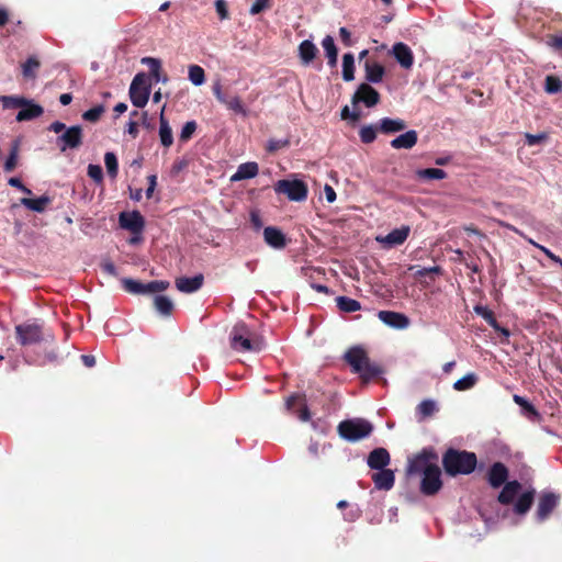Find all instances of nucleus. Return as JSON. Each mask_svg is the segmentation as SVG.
Here are the masks:
<instances>
[{
	"label": "nucleus",
	"mask_w": 562,
	"mask_h": 562,
	"mask_svg": "<svg viewBox=\"0 0 562 562\" xmlns=\"http://www.w3.org/2000/svg\"><path fill=\"white\" fill-rule=\"evenodd\" d=\"M442 467L447 475H469L477 465V457L474 452L448 448L442 454Z\"/></svg>",
	"instance_id": "obj_1"
},
{
	"label": "nucleus",
	"mask_w": 562,
	"mask_h": 562,
	"mask_svg": "<svg viewBox=\"0 0 562 562\" xmlns=\"http://www.w3.org/2000/svg\"><path fill=\"white\" fill-rule=\"evenodd\" d=\"M352 372L359 374L362 382L367 383L383 373V369L375 362H371L367 351L362 347H352L344 356Z\"/></svg>",
	"instance_id": "obj_2"
},
{
	"label": "nucleus",
	"mask_w": 562,
	"mask_h": 562,
	"mask_svg": "<svg viewBox=\"0 0 562 562\" xmlns=\"http://www.w3.org/2000/svg\"><path fill=\"white\" fill-rule=\"evenodd\" d=\"M439 456L435 448L426 447L408 458L406 474L408 476H420L422 474L439 467Z\"/></svg>",
	"instance_id": "obj_3"
},
{
	"label": "nucleus",
	"mask_w": 562,
	"mask_h": 562,
	"mask_svg": "<svg viewBox=\"0 0 562 562\" xmlns=\"http://www.w3.org/2000/svg\"><path fill=\"white\" fill-rule=\"evenodd\" d=\"M231 347L240 352H258L263 348V342L260 339H252L248 327L244 323H238L231 333Z\"/></svg>",
	"instance_id": "obj_4"
},
{
	"label": "nucleus",
	"mask_w": 562,
	"mask_h": 562,
	"mask_svg": "<svg viewBox=\"0 0 562 562\" xmlns=\"http://www.w3.org/2000/svg\"><path fill=\"white\" fill-rule=\"evenodd\" d=\"M337 431L347 441L356 442L373 431V425L363 418L346 419L339 423Z\"/></svg>",
	"instance_id": "obj_5"
},
{
	"label": "nucleus",
	"mask_w": 562,
	"mask_h": 562,
	"mask_svg": "<svg viewBox=\"0 0 562 562\" xmlns=\"http://www.w3.org/2000/svg\"><path fill=\"white\" fill-rule=\"evenodd\" d=\"M276 193L284 194L290 201H305L308 193L307 184L299 179H282L276 182L273 187Z\"/></svg>",
	"instance_id": "obj_6"
},
{
	"label": "nucleus",
	"mask_w": 562,
	"mask_h": 562,
	"mask_svg": "<svg viewBox=\"0 0 562 562\" xmlns=\"http://www.w3.org/2000/svg\"><path fill=\"white\" fill-rule=\"evenodd\" d=\"M128 93L134 106L144 108L147 104L150 94V86L147 85V76L145 72H138L133 78Z\"/></svg>",
	"instance_id": "obj_7"
},
{
	"label": "nucleus",
	"mask_w": 562,
	"mask_h": 562,
	"mask_svg": "<svg viewBox=\"0 0 562 562\" xmlns=\"http://www.w3.org/2000/svg\"><path fill=\"white\" fill-rule=\"evenodd\" d=\"M15 338L21 346L40 344L44 339L43 326L40 323H23L15 326Z\"/></svg>",
	"instance_id": "obj_8"
},
{
	"label": "nucleus",
	"mask_w": 562,
	"mask_h": 562,
	"mask_svg": "<svg viewBox=\"0 0 562 562\" xmlns=\"http://www.w3.org/2000/svg\"><path fill=\"white\" fill-rule=\"evenodd\" d=\"M123 289L133 294L159 293L169 288L168 281L155 280L148 283H143L133 279H122Z\"/></svg>",
	"instance_id": "obj_9"
},
{
	"label": "nucleus",
	"mask_w": 562,
	"mask_h": 562,
	"mask_svg": "<svg viewBox=\"0 0 562 562\" xmlns=\"http://www.w3.org/2000/svg\"><path fill=\"white\" fill-rule=\"evenodd\" d=\"M83 133L80 125L68 127L60 136L57 137L56 144L60 151L67 149H77L82 145Z\"/></svg>",
	"instance_id": "obj_10"
},
{
	"label": "nucleus",
	"mask_w": 562,
	"mask_h": 562,
	"mask_svg": "<svg viewBox=\"0 0 562 562\" xmlns=\"http://www.w3.org/2000/svg\"><path fill=\"white\" fill-rule=\"evenodd\" d=\"M419 491L425 496H434L442 488L441 469L435 468L420 475Z\"/></svg>",
	"instance_id": "obj_11"
},
{
	"label": "nucleus",
	"mask_w": 562,
	"mask_h": 562,
	"mask_svg": "<svg viewBox=\"0 0 562 562\" xmlns=\"http://www.w3.org/2000/svg\"><path fill=\"white\" fill-rule=\"evenodd\" d=\"M212 91L217 101L224 104L229 111L243 116L247 115V111L243 104L241 99L238 95L228 97L226 93H224L220 81L214 82Z\"/></svg>",
	"instance_id": "obj_12"
},
{
	"label": "nucleus",
	"mask_w": 562,
	"mask_h": 562,
	"mask_svg": "<svg viewBox=\"0 0 562 562\" xmlns=\"http://www.w3.org/2000/svg\"><path fill=\"white\" fill-rule=\"evenodd\" d=\"M120 226L134 235H140L145 227V220L138 211L122 212L119 217Z\"/></svg>",
	"instance_id": "obj_13"
},
{
	"label": "nucleus",
	"mask_w": 562,
	"mask_h": 562,
	"mask_svg": "<svg viewBox=\"0 0 562 562\" xmlns=\"http://www.w3.org/2000/svg\"><path fill=\"white\" fill-rule=\"evenodd\" d=\"M352 103L362 102L368 108H372L380 102V93L369 83H361L352 95Z\"/></svg>",
	"instance_id": "obj_14"
},
{
	"label": "nucleus",
	"mask_w": 562,
	"mask_h": 562,
	"mask_svg": "<svg viewBox=\"0 0 562 562\" xmlns=\"http://www.w3.org/2000/svg\"><path fill=\"white\" fill-rule=\"evenodd\" d=\"M558 504H559V495H557L552 492L543 493L539 497L537 512H536L537 519L539 521L546 520L551 515V513L554 510V508L558 506Z\"/></svg>",
	"instance_id": "obj_15"
},
{
	"label": "nucleus",
	"mask_w": 562,
	"mask_h": 562,
	"mask_svg": "<svg viewBox=\"0 0 562 562\" xmlns=\"http://www.w3.org/2000/svg\"><path fill=\"white\" fill-rule=\"evenodd\" d=\"M378 317L385 325L396 328L404 329L409 325V319L406 315L393 312V311H380Z\"/></svg>",
	"instance_id": "obj_16"
},
{
	"label": "nucleus",
	"mask_w": 562,
	"mask_h": 562,
	"mask_svg": "<svg viewBox=\"0 0 562 562\" xmlns=\"http://www.w3.org/2000/svg\"><path fill=\"white\" fill-rule=\"evenodd\" d=\"M508 479V469L502 462H495L488 470L487 481L494 488H498L506 483Z\"/></svg>",
	"instance_id": "obj_17"
},
{
	"label": "nucleus",
	"mask_w": 562,
	"mask_h": 562,
	"mask_svg": "<svg viewBox=\"0 0 562 562\" xmlns=\"http://www.w3.org/2000/svg\"><path fill=\"white\" fill-rule=\"evenodd\" d=\"M176 288L182 293H193L199 291L204 283V276L198 273L194 277H180L176 279Z\"/></svg>",
	"instance_id": "obj_18"
},
{
	"label": "nucleus",
	"mask_w": 562,
	"mask_h": 562,
	"mask_svg": "<svg viewBox=\"0 0 562 562\" xmlns=\"http://www.w3.org/2000/svg\"><path fill=\"white\" fill-rule=\"evenodd\" d=\"M43 113L44 108L42 105L35 103L34 100L26 98V103L21 105L15 120L18 122L32 121L42 116Z\"/></svg>",
	"instance_id": "obj_19"
},
{
	"label": "nucleus",
	"mask_w": 562,
	"mask_h": 562,
	"mask_svg": "<svg viewBox=\"0 0 562 562\" xmlns=\"http://www.w3.org/2000/svg\"><path fill=\"white\" fill-rule=\"evenodd\" d=\"M392 54L396 61L405 69H409L414 64V55L412 49L405 43H396L393 45Z\"/></svg>",
	"instance_id": "obj_20"
},
{
	"label": "nucleus",
	"mask_w": 562,
	"mask_h": 562,
	"mask_svg": "<svg viewBox=\"0 0 562 562\" xmlns=\"http://www.w3.org/2000/svg\"><path fill=\"white\" fill-rule=\"evenodd\" d=\"M296 403L301 404V408L296 412L299 419L302 422H308L311 419V412L305 403L304 394L294 393L290 395L285 401L286 409L294 412V406Z\"/></svg>",
	"instance_id": "obj_21"
},
{
	"label": "nucleus",
	"mask_w": 562,
	"mask_h": 562,
	"mask_svg": "<svg viewBox=\"0 0 562 562\" xmlns=\"http://www.w3.org/2000/svg\"><path fill=\"white\" fill-rule=\"evenodd\" d=\"M391 457L385 448H375L369 456L367 463L372 470H382L390 464Z\"/></svg>",
	"instance_id": "obj_22"
},
{
	"label": "nucleus",
	"mask_w": 562,
	"mask_h": 562,
	"mask_svg": "<svg viewBox=\"0 0 562 562\" xmlns=\"http://www.w3.org/2000/svg\"><path fill=\"white\" fill-rule=\"evenodd\" d=\"M411 227L403 225L400 228L391 231L386 236L378 238L379 241L387 245L389 247L400 246L405 243L409 236Z\"/></svg>",
	"instance_id": "obj_23"
},
{
	"label": "nucleus",
	"mask_w": 562,
	"mask_h": 562,
	"mask_svg": "<svg viewBox=\"0 0 562 562\" xmlns=\"http://www.w3.org/2000/svg\"><path fill=\"white\" fill-rule=\"evenodd\" d=\"M263 239L270 247L276 249H282L286 246L285 235L274 226H268L263 229Z\"/></svg>",
	"instance_id": "obj_24"
},
{
	"label": "nucleus",
	"mask_w": 562,
	"mask_h": 562,
	"mask_svg": "<svg viewBox=\"0 0 562 562\" xmlns=\"http://www.w3.org/2000/svg\"><path fill=\"white\" fill-rule=\"evenodd\" d=\"M418 142V134L415 130H409L404 134H401L393 138L390 143L391 147L394 149H411Z\"/></svg>",
	"instance_id": "obj_25"
},
{
	"label": "nucleus",
	"mask_w": 562,
	"mask_h": 562,
	"mask_svg": "<svg viewBox=\"0 0 562 562\" xmlns=\"http://www.w3.org/2000/svg\"><path fill=\"white\" fill-rule=\"evenodd\" d=\"M372 481L378 490L389 491L394 486L395 475L390 469H382L373 473Z\"/></svg>",
	"instance_id": "obj_26"
},
{
	"label": "nucleus",
	"mask_w": 562,
	"mask_h": 562,
	"mask_svg": "<svg viewBox=\"0 0 562 562\" xmlns=\"http://www.w3.org/2000/svg\"><path fill=\"white\" fill-rule=\"evenodd\" d=\"M406 122L402 119L383 117L379 121L378 130L382 134L390 135L406 128Z\"/></svg>",
	"instance_id": "obj_27"
},
{
	"label": "nucleus",
	"mask_w": 562,
	"mask_h": 562,
	"mask_svg": "<svg viewBox=\"0 0 562 562\" xmlns=\"http://www.w3.org/2000/svg\"><path fill=\"white\" fill-rule=\"evenodd\" d=\"M521 490V484L514 480L510 482H506L504 484L503 490L498 494V502L503 505H509L514 502L515 497L517 496L518 492Z\"/></svg>",
	"instance_id": "obj_28"
},
{
	"label": "nucleus",
	"mask_w": 562,
	"mask_h": 562,
	"mask_svg": "<svg viewBox=\"0 0 562 562\" xmlns=\"http://www.w3.org/2000/svg\"><path fill=\"white\" fill-rule=\"evenodd\" d=\"M474 312L482 316L485 322L491 326L493 327L495 330H498L501 331L503 335H505L506 337L509 336V330L504 328V327H501L493 311L490 310L487 306H483V305H476L474 306Z\"/></svg>",
	"instance_id": "obj_29"
},
{
	"label": "nucleus",
	"mask_w": 562,
	"mask_h": 562,
	"mask_svg": "<svg viewBox=\"0 0 562 562\" xmlns=\"http://www.w3.org/2000/svg\"><path fill=\"white\" fill-rule=\"evenodd\" d=\"M317 53L318 48L310 40H304L299 45V57L301 59V63L305 66L310 65L315 59Z\"/></svg>",
	"instance_id": "obj_30"
},
{
	"label": "nucleus",
	"mask_w": 562,
	"mask_h": 562,
	"mask_svg": "<svg viewBox=\"0 0 562 562\" xmlns=\"http://www.w3.org/2000/svg\"><path fill=\"white\" fill-rule=\"evenodd\" d=\"M165 106L161 110L159 119V138L164 147L169 148L173 143L172 130L164 115Z\"/></svg>",
	"instance_id": "obj_31"
},
{
	"label": "nucleus",
	"mask_w": 562,
	"mask_h": 562,
	"mask_svg": "<svg viewBox=\"0 0 562 562\" xmlns=\"http://www.w3.org/2000/svg\"><path fill=\"white\" fill-rule=\"evenodd\" d=\"M364 70L367 81L371 83H379L383 80L385 69L381 64L366 61Z\"/></svg>",
	"instance_id": "obj_32"
},
{
	"label": "nucleus",
	"mask_w": 562,
	"mask_h": 562,
	"mask_svg": "<svg viewBox=\"0 0 562 562\" xmlns=\"http://www.w3.org/2000/svg\"><path fill=\"white\" fill-rule=\"evenodd\" d=\"M259 167L257 162L250 161L239 165L236 173L232 177L233 181L255 178L258 175Z\"/></svg>",
	"instance_id": "obj_33"
},
{
	"label": "nucleus",
	"mask_w": 562,
	"mask_h": 562,
	"mask_svg": "<svg viewBox=\"0 0 562 562\" xmlns=\"http://www.w3.org/2000/svg\"><path fill=\"white\" fill-rule=\"evenodd\" d=\"M535 498V491H527L522 493L514 505V512L517 515H525L530 509Z\"/></svg>",
	"instance_id": "obj_34"
},
{
	"label": "nucleus",
	"mask_w": 562,
	"mask_h": 562,
	"mask_svg": "<svg viewBox=\"0 0 562 562\" xmlns=\"http://www.w3.org/2000/svg\"><path fill=\"white\" fill-rule=\"evenodd\" d=\"M50 198L47 195H42L36 199L22 198L21 204L27 207L31 211L42 213L45 211L46 206L50 203Z\"/></svg>",
	"instance_id": "obj_35"
},
{
	"label": "nucleus",
	"mask_w": 562,
	"mask_h": 562,
	"mask_svg": "<svg viewBox=\"0 0 562 562\" xmlns=\"http://www.w3.org/2000/svg\"><path fill=\"white\" fill-rule=\"evenodd\" d=\"M436 412H438V406L434 400H424L416 407L418 420L431 417Z\"/></svg>",
	"instance_id": "obj_36"
},
{
	"label": "nucleus",
	"mask_w": 562,
	"mask_h": 562,
	"mask_svg": "<svg viewBox=\"0 0 562 562\" xmlns=\"http://www.w3.org/2000/svg\"><path fill=\"white\" fill-rule=\"evenodd\" d=\"M142 64L149 67V72L156 82H166L168 80L167 76L161 77V63L159 59L153 57H144L142 59Z\"/></svg>",
	"instance_id": "obj_37"
},
{
	"label": "nucleus",
	"mask_w": 562,
	"mask_h": 562,
	"mask_svg": "<svg viewBox=\"0 0 562 562\" xmlns=\"http://www.w3.org/2000/svg\"><path fill=\"white\" fill-rule=\"evenodd\" d=\"M41 67V61L35 56L29 57L22 65V75L25 79H35Z\"/></svg>",
	"instance_id": "obj_38"
},
{
	"label": "nucleus",
	"mask_w": 562,
	"mask_h": 562,
	"mask_svg": "<svg viewBox=\"0 0 562 562\" xmlns=\"http://www.w3.org/2000/svg\"><path fill=\"white\" fill-rule=\"evenodd\" d=\"M154 306H155L156 311L164 316L171 315V313L173 311V303L166 295H156L154 297Z\"/></svg>",
	"instance_id": "obj_39"
},
{
	"label": "nucleus",
	"mask_w": 562,
	"mask_h": 562,
	"mask_svg": "<svg viewBox=\"0 0 562 562\" xmlns=\"http://www.w3.org/2000/svg\"><path fill=\"white\" fill-rule=\"evenodd\" d=\"M336 304L337 307L344 313H352L361 310L360 302L348 296L336 297Z\"/></svg>",
	"instance_id": "obj_40"
},
{
	"label": "nucleus",
	"mask_w": 562,
	"mask_h": 562,
	"mask_svg": "<svg viewBox=\"0 0 562 562\" xmlns=\"http://www.w3.org/2000/svg\"><path fill=\"white\" fill-rule=\"evenodd\" d=\"M342 78L345 81L355 79V57L351 53L342 56Z\"/></svg>",
	"instance_id": "obj_41"
},
{
	"label": "nucleus",
	"mask_w": 562,
	"mask_h": 562,
	"mask_svg": "<svg viewBox=\"0 0 562 562\" xmlns=\"http://www.w3.org/2000/svg\"><path fill=\"white\" fill-rule=\"evenodd\" d=\"M416 176L424 180H441L447 177V172L439 168H426L417 170Z\"/></svg>",
	"instance_id": "obj_42"
},
{
	"label": "nucleus",
	"mask_w": 562,
	"mask_h": 562,
	"mask_svg": "<svg viewBox=\"0 0 562 562\" xmlns=\"http://www.w3.org/2000/svg\"><path fill=\"white\" fill-rule=\"evenodd\" d=\"M0 103L5 110L20 109L26 103V98L21 95H0Z\"/></svg>",
	"instance_id": "obj_43"
},
{
	"label": "nucleus",
	"mask_w": 562,
	"mask_h": 562,
	"mask_svg": "<svg viewBox=\"0 0 562 562\" xmlns=\"http://www.w3.org/2000/svg\"><path fill=\"white\" fill-rule=\"evenodd\" d=\"M513 400L517 405H519L521 407V409L528 417H530V418L539 417V413H538L537 408L530 402H528L525 397L515 394L513 396Z\"/></svg>",
	"instance_id": "obj_44"
},
{
	"label": "nucleus",
	"mask_w": 562,
	"mask_h": 562,
	"mask_svg": "<svg viewBox=\"0 0 562 562\" xmlns=\"http://www.w3.org/2000/svg\"><path fill=\"white\" fill-rule=\"evenodd\" d=\"M477 382V376L475 373H468L463 378L459 379L454 382L453 389L456 391H467L472 389Z\"/></svg>",
	"instance_id": "obj_45"
},
{
	"label": "nucleus",
	"mask_w": 562,
	"mask_h": 562,
	"mask_svg": "<svg viewBox=\"0 0 562 562\" xmlns=\"http://www.w3.org/2000/svg\"><path fill=\"white\" fill-rule=\"evenodd\" d=\"M189 80L194 86H201L205 82V71L204 69L199 65H191L189 66Z\"/></svg>",
	"instance_id": "obj_46"
},
{
	"label": "nucleus",
	"mask_w": 562,
	"mask_h": 562,
	"mask_svg": "<svg viewBox=\"0 0 562 562\" xmlns=\"http://www.w3.org/2000/svg\"><path fill=\"white\" fill-rule=\"evenodd\" d=\"M104 164H105L108 175L112 179H115L117 177V172H119V162H117V158H116L115 154L112 151L105 153Z\"/></svg>",
	"instance_id": "obj_47"
},
{
	"label": "nucleus",
	"mask_w": 562,
	"mask_h": 562,
	"mask_svg": "<svg viewBox=\"0 0 562 562\" xmlns=\"http://www.w3.org/2000/svg\"><path fill=\"white\" fill-rule=\"evenodd\" d=\"M544 91L549 94L562 91V81L554 75H548L544 79Z\"/></svg>",
	"instance_id": "obj_48"
},
{
	"label": "nucleus",
	"mask_w": 562,
	"mask_h": 562,
	"mask_svg": "<svg viewBox=\"0 0 562 562\" xmlns=\"http://www.w3.org/2000/svg\"><path fill=\"white\" fill-rule=\"evenodd\" d=\"M378 126L364 125L359 131L360 139L363 144H371L376 138Z\"/></svg>",
	"instance_id": "obj_49"
},
{
	"label": "nucleus",
	"mask_w": 562,
	"mask_h": 562,
	"mask_svg": "<svg viewBox=\"0 0 562 562\" xmlns=\"http://www.w3.org/2000/svg\"><path fill=\"white\" fill-rule=\"evenodd\" d=\"M104 111H105V109L101 104L93 106L82 114V119L85 121L95 123L100 120V117L104 113Z\"/></svg>",
	"instance_id": "obj_50"
},
{
	"label": "nucleus",
	"mask_w": 562,
	"mask_h": 562,
	"mask_svg": "<svg viewBox=\"0 0 562 562\" xmlns=\"http://www.w3.org/2000/svg\"><path fill=\"white\" fill-rule=\"evenodd\" d=\"M88 176L97 183L103 182V171L100 165L90 164L87 169Z\"/></svg>",
	"instance_id": "obj_51"
},
{
	"label": "nucleus",
	"mask_w": 562,
	"mask_h": 562,
	"mask_svg": "<svg viewBox=\"0 0 562 562\" xmlns=\"http://www.w3.org/2000/svg\"><path fill=\"white\" fill-rule=\"evenodd\" d=\"M322 46L327 57L338 56V49L335 45L334 38L330 35H327L323 38Z\"/></svg>",
	"instance_id": "obj_52"
},
{
	"label": "nucleus",
	"mask_w": 562,
	"mask_h": 562,
	"mask_svg": "<svg viewBox=\"0 0 562 562\" xmlns=\"http://www.w3.org/2000/svg\"><path fill=\"white\" fill-rule=\"evenodd\" d=\"M196 130V122L195 121H189L187 122L180 133V140L181 142H188L193 136L194 132Z\"/></svg>",
	"instance_id": "obj_53"
},
{
	"label": "nucleus",
	"mask_w": 562,
	"mask_h": 562,
	"mask_svg": "<svg viewBox=\"0 0 562 562\" xmlns=\"http://www.w3.org/2000/svg\"><path fill=\"white\" fill-rule=\"evenodd\" d=\"M442 273V269L439 266H432L429 268H418L415 272V278H423L426 276L431 277L434 279V276H439Z\"/></svg>",
	"instance_id": "obj_54"
},
{
	"label": "nucleus",
	"mask_w": 562,
	"mask_h": 562,
	"mask_svg": "<svg viewBox=\"0 0 562 562\" xmlns=\"http://www.w3.org/2000/svg\"><path fill=\"white\" fill-rule=\"evenodd\" d=\"M271 8V0H255L252 5L249 9V13L251 15H257L261 13L265 10H268Z\"/></svg>",
	"instance_id": "obj_55"
},
{
	"label": "nucleus",
	"mask_w": 562,
	"mask_h": 562,
	"mask_svg": "<svg viewBox=\"0 0 562 562\" xmlns=\"http://www.w3.org/2000/svg\"><path fill=\"white\" fill-rule=\"evenodd\" d=\"M16 164H18V148L14 147L10 151L8 158L5 159V162H4V166H3L4 171L5 172L13 171L15 169V167H16Z\"/></svg>",
	"instance_id": "obj_56"
},
{
	"label": "nucleus",
	"mask_w": 562,
	"mask_h": 562,
	"mask_svg": "<svg viewBox=\"0 0 562 562\" xmlns=\"http://www.w3.org/2000/svg\"><path fill=\"white\" fill-rule=\"evenodd\" d=\"M547 138H548V135L546 133H540V134L526 133L525 134L526 143L529 146H535V145L541 144Z\"/></svg>",
	"instance_id": "obj_57"
},
{
	"label": "nucleus",
	"mask_w": 562,
	"mask_h": 562,
	"mask_svg": "<svg viewBox=\"0 0 562 562\" xmlns=\"http://www.w3.org/2000/svg\"><path fill=\"white\" fill-rule=\"evenodd\" d=\"M215 9L221 20H227L229 18L228 8L225 0H216Z\"/></svg>",
	"instance_id": "obj_58"
},
{
	"label": "nucleus",
	"mask_w": 562,
	"mask_h": 562,
	"mask_svg": "<svg viewBox=\"0 0 562 562\" xmlns=\"http://www.w3.org/2000/svg\"><path fill=\"white\" fill-rule=\"evenodd\" d=\"M547 43L549 46H551L555 50L562 52V34L549 35L547 38Z\"/></svg>",
	"instance_id": "obj_59"
},
{
	"label": "nucleus",
	"mask_w": 562,
	"mask_h": 562,
	"mask_svg": "<svg viewBox=\"0 0 562 562\" xmlns=\"http://www.w3.org/2000/svg\"><path fill=\"white\" fill-rule=\"evenodd\" d=\"M289 145V140H281V139H269L267 144V150L270 153H274L283 147H286Z\"/></svg>",
	"instance_id": "obj_60"
},
{
	"label": "nucleus",
	"mask_w": 562,
	"mask_h": 562,
	"mask_svg": "<svg viewBox=\"0 0 562 562\" xmlns=\"http://www.w3.org/2000/svg\"><path fill=\"white\" fill-rule=\"evenodd\" d=\"M528 240L529 244L533 245L535 247H537L538 249H540L549 259H551L553 262L557 261V259L559 258V256L554 255L550 249H548L547 247L536 243L535 240H532L531 238H526Z\"/></svg>",
	"instance_id": "obj_61"
},
{
	"label": "nucleus",
	"mask_w": 562,
	"mask_h": 562,
	"mask_svg": "<svg viewBox=\"0 0 562 562\" xmlns=\"http://www.w3.org/2000/svg\"><path fill=\"white\" fill-rule=\"evenodd\" d=\"M340 117H341V120H351V121L356 122L360 119V113L359 112H350L349 106L345 105L341 109Z\"/></svg>",
	"instance_id": "obj_62"
},
{
	"label": "nucleus",
	"mask_w": 562,
	"mask_h": 562,
	"mask_svg": "<svg viewBox=\"0 0 562 562\" xmlns=\"http://www.w3.org/2000/svg\"><path fill=\"white\" fill-rule=\"evenodd\" d=\"M8 183H9L11 187H14V188H16V189L21 190L23 193H25V194H27V195L32 194V191H31L29 188H26V187L22 183V181H21L19 178H16V177H12V178H10V179L8 180Z\"/></svg>",
	"instance_id": "obj_63"
},
{
	"label": "nucleus",
	"mask_w": 562,
	"mask_h": 562,
	"mask_svg": "<svg viewBox=\"0 0 562 562\" xmlns=\"http://www.w3.org/2000/svg\"><path fill=\"white\" fill-rule=\"evenodd\" d=\"M101 269L103 272L112 276V277H117L119 273H117V270H116V267L114 266L113 262L111 261H104L101 263Z\"/></svg>",
	"instance_id": "obj_64"
}]
</instances>
